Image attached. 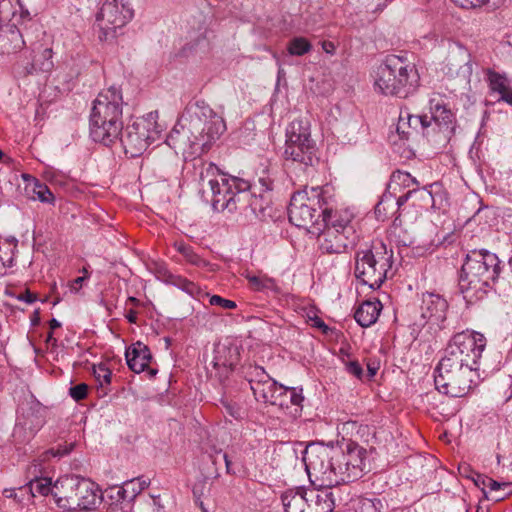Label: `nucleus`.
Masks as SVG:
<instances>
[{
    "label": "nucleus",
    "instance_id": "f257e3e1",
    "mask_svg": "<svg viewBox=\"0 0 512 512\" xmlns=\"http://www.w3.org/2000/svg\"><path fill=\"white\" fill-rule=\"evenodd\" d=\"M365 448L350 442L345 450L323 445H310L304 451L303 461L309 478L324 485H340L361 478L366 468Z\"/></svg>",
    "mask_w": 512,
    "mask_h": 512
},
{
    "label": "nucleus",
    "instance_id": "f03ea898",
    "mask_svg": "<svg viewBox=\"0 0 512 512\" xmlns=\"http://www.w3.org/2000/svg\"><path fill=\"white\" fill-rule=\"evenodd\" d=\"M186 113L189 119L183 116L185 123L182 125V133L174 131L177 137L171 134L170 139H176L178 148L184 152L188 150L191 154H202L224 133L225 122L204 102L188 107Z\"/></svg>",
    "mask_w": 512,
    "mask_h": 512
},
{
    "label": "nucleus",
    "instance_id": "7ed1b4c3",
    "mask_svg": "<svg viewBox=\"0 0 512 512\" xmlns=\"http://www.w3.org/2000/svg\"><path fill=\"white\" fill-rule=\"evenodd\" d=\"M200 196L216 212H233L248 196L249 181L222 173L213 163H202L199 172Z\"/></svg>",
    "mask_w": 512,
    "mask_h": 512
},
{
    "label": "nucleus",
    "instance_id": "20e7f679",
    "mask_svg": "<svg viewBox=\"0 0 512 512\" xmlns=\"http://www.w3.org/2000/svg\"><path fill=\"white\" fill-rule=\"evenodd\" d=\"M498 256L487 250H473L466 255L459 276V290L468 304L483 299L501 273Z\"/></svg>",
    "mask_w": 512,
    "mask_h": 512
},
{
    "label": "nucleus",
    "instance_id": "39448f33",
    "mask_svg": "<svg viewBox=\"0 0 512 512\" xmlns=\"http://www.w3.org/2000/svg\"><path fill=\"white\" fill-rule=\"evenodd\" d=\"M373 79L377 92L405 98L419 86L420 76L414 64L400 56L389 55L376 67Z\"/></svg>",
    "mask_w": 512,
    "mask_h": 512
},
{
    "label": "nucleus",
    "instance_id": "423d86ee",
    "mask_svg": "<svg viewBox=\"0 0 512 512\" xmlns=\"http://www.w3.org/2000/svg\"><path fill=\"white\" fill-rule=\"evenodd\" d=\"M333 187L330 185L305 188L293 194L288 208L289 221L296 227L310 233L320 231V221L324 206L332 204Z\"/></svg>",
    "mask_w": 512,
    "mask_h": 512
},
{
    "label": "nucleus",
    "instance_id": "0eeeda50",
    "mask_svg": "<svg viewBox=\"0 0 512 512\" xmlns=\"http://www.w3.org/2000/svg\"><path fill=\"white\" fill-rule=\"evenodd\" d=\"M393 264V251L382 242H373L355 255V277L371 289H378L388 277Z\"/></svg>",
    "mask_w": 512,
    "mask_h": 512
},
{
    "label": "nucleus",
    "instance_id": "6e6552de",
    "mask_svg": "<svg viewBox=\"0 0 512 512\" xmlns=\"http://www.w3.org/2000/svg\"><path fill=\"white\" fill-rule=\"evenodd\" d=\"M478 370L466 363L456 364L442 357L435 371V387L447 396L463 397L469 393L473 385H476L475 379L479 377Z\"/></svg>",
    "mask_w": 512,
    "mask_h": 512
},
{
    "label": "nucleus",
    "instance_id": "1a4fd4ad",
    "mask_svg": "<svg viewBox=\"0 0 512 512\" xmlns=\"http://www.w3.org/2000/svg\"><path fill=\"white\" fill-rule=\"evenodd\" d=\"M157 114L150 113L126 126L119 135L124 153L135 158L142 155L148 146L161 138L162 127L156 121Z\"/></svg>",
    "mask_w": 512,
    "mask_h": 512
},
{
    "label": "nucleus",
    "instance_id": "9d476101",
    "mask_svg": "<svg viewBox=\"0 0 512 512\" xmlns=\"http://www.w3.org/2000/svg\"><path fill=\"white\" fill-rule=\"evenodd\" d=\"M315 141L311 138L310 122L295 119L286 129L284 157L286 160L312 166L318 160Z\"/></svg>",
    "mask_w": 512,
    "mask_h": 512
},
{
    "label": "nucleus",
    "instance_id": "9b49d317",
    "mask_svg": "<svg viewBox=\"0 0 512 512\" xmlns=\"http://www.w3.org/2000/svg\"><path fill=\"white\" fill-rule=\"evenodd\" d=\"M486 344V337L482 333L465 330L456 333L450 339L443 357L454 361L456 364L466 363L479 369V360Z\"/></svg>",
    "mask_w": 512,
    "mask_h": 512
},
{
    "label": "nucleus",
    "instance_id": "f8f14e48",
    "mask_svg": "<svg viewBox=\"0 0 512 512\" xmlns=\"http://www.w3.org/2000/svg\"><path fill=\"white\" fill-rule=\"evenodd\" d=\"M70 486L71 492L65 495L54 493L57 505L68 511H89L96 509L102 502V492L98 484L90 479H75Z\"/></svg>",
    "mask_w": 512,
    "mask_h": 512
},
{
    "label": "nucleus",
    "instance_id": "ddd939ff",
    "mask_svg": "<svg viewBox=\"0 0 512 512\" xmlns=\"http://www.w3.org/2000/svg\"><path fill=\"white\" fill-rule=\"evenodd\" d=\"M132 17L133 10L122 1H106L96 17L100 29L99 39L106 41L114 38L116 30L123 27Z\"/></svg>",
    "mask_w": 512,
    "mask_h": 512
},
{
    "label": "nucleus",
    "instance_id": "4468645a",
    "mask_svg": "<svg viewBox=\"0 0 512 512\" xmlns=\"http://www.w3.org/2000/svg\"><path fill=\"white\" fill-rule=\"evenodd\" d=\"M123 98L121 90L115 86L101 91L93 102L90 121L101 124L105 120L122 121Z\"/></svg>",
    "mask_w": 512,
    "mask_h": 512
},
{
    "label": "nucleus",
    "instance_id": "2eb2a0df",
    "mask_svg": "<svg viewBox=\"0 0 512 512\" xmlns=\"http://www.w3.org/2000/svg\"><path fill=\"white\" fill-rule=\"evenodd\" d=\"M318 234L319 247L324 253L340 254L353 247L358 240L356 229L347 228L345 232L323 227L320 224Z\"/></svg>",
    "mask_w": 512,
    "mask_h": 512
},
{
    "label": "nucleus",
    "instance_id": "dca6fc26",
    "mask_svg": "<svg viewBox=\"0 0 512 512\" xmlns=\"http://www.w3.org/2000/svg\"><path fill=\"white\" fill-rule=\"evenodd\" d=\"M251 376L249 384L257 401L272 405L280 400L278 394L284 391V386L272 379L262 367H254Z\"/></svg>",
    "mask_w": 512,
    "mask_h": 512
},
{
    "label": "nucleus",
    "instance_id": "f3484780",
    "mask_svg": "<svg viewBox=\"0 0 512 512\" xmlns=\"http://www.w3.org/2000/svg\"><path fill=\"white\" fill-rule=\"evenodd\" d=\"M429 109L431 114L429 121L432 123L430 127L431 130L435 131L437 127L438 133L442 134L443 140H449L455 130L454 113L448 108L444 99L439 95L430 98Z\"/></svg>",
    "mask_w": 512,
    "mask_h": 512
},
{
    "label": "nucleus",
    "instance_id": "a211bd4d",
    "mask_svg": "<svg viewBox=\"0 0 512 512\" xmlns=\"http://www.w3.org/2000/svg\"><path fill=\"white\" fill-rule=\"evenodd\" d=\"M125 357L129 369L133 372L141 373L147 371L150 377L156 375L157 370L149 367V364L152 360V355L149 348L145 344L141 342L132 344L129 348H127Z\"/></svg>",
    "mask_w": 512,
    "mask_h": 512
},
{
    "label": "nucleus",
    "instance_id": "6ab92c4d",
    "mask_svg": "<svg viewBox=\"0 0 512 512\" xmlns=\"http://www.w3.org/2000/svg\"><path fill=\"white\" fill-rule=\"evenodd\" d=\"M213 366L224 371L232 370L239 362V347L230 339L219 341L214 347Z\"/></svg>",
    "mask_w": 512,
    "mask_h": 512
},
{
    "label": "nucleus",
    "instance_id": "aec40b11",
    "mask_svg": "<svg viewBox=\"0 0 512 512\" xmlns=\"http://www.w3.org/2000/svg\"><path fill=\"white\" fill-rule=\"evenodd\" d=\"M314 485L319 488L308 489V497L311 502H315V507L311 512H333L335 509V493L338 485H324L321 482H315V477L310 478Z\"/></svg>",
    "mask_w": 512,
    "mask_h": 512
},
{
    "label": "nucleus",
    "instance_id": "412c9836",
    "mask_svg": "<svg viewBox=\"0 0 512 512\" xmlns=\"http://www.w3.org/2000/svg\"><path fill=\"white\" fill-rule=\"evenodd\" d=\"M322 226L330 229H337L343 232L347 228L355 229L353 223L354 214L349 208H336L332 209L329 206H324L322 209Z\"/></svg>",
    "mask_w": 512,
    "mask_h": 512
},
{
    "label": "nucleus",
    "instance_id": "4be33fe9",
    "mask_svg": "<svg viewBox=\"0 0 512 512\" xmlns=\"http://www.w3.org/2000/svg\"><path fill=\"white\" fill-rule=\"evenodd\" d=\"M123 129L122 121H110L105 120V123L101 124L94 121H90V136L95 142L110 146L118 140L119 135Z\"/></svg>",
    "mask_w": 512,
    "mask_h": 512
},
{
    "label": "nucleus",
    "instance_id": "5701e85b",
    "mask_svg": "<svg viewBox=\"0 0 512 512\" xmlns=\"http://www.w3.org/2000/svg\"><path fill=\"white\" fill-rule=\"evenodd\" d=\"M447 307L446 300L441 296L433 293L423 295L421 309L424 318L436 322L442 321L445 318Z\"/></svg>",
    "mask_w": 512,
    "mask_h": 512
},
{
    "label": "nucleus",
    "instance_id": "b1692460",
    "mask_svg": "<svg viewBox=\"0 0 512 512\" xmlns=\"http://www.w3.org/2000/svg\"><path fill=\"white\" fill-rule=\"evenodd\" d=\"M474 482L483 491L486 498L495 502L503 500L510 493L507 491V488L510 487L509 483H500L484 475L478 474Z\"/></svg>",
    "mask_w": 512,
    "mask_h": 512
},
{
    "label": "nucleus",
    "instance_id": "393cba45",
    "mask_svg": "<svg viewBox=\"0 0 512 512\" xmlns=\"http://www.w3.org/2000/svg\"><path fill=\"white\" fill-rule=\"evenodd\" d=\"M285 512H311L309 507L308 489H289L282 494Z\"/></svg>",
    "mask_w": 512,
    "mask_h": 512
},
{
    "label": "nucleus",
    "instance_id": "a878e982",
    "mask_svg": "<svg viewBox=\"0 0 512 512\" xmlns=\"http://www.w3.org/2000/svg\"><path fill=\"white\" fill-rule=\"evenodd\" d=\"M72 449V446L70 448H64V449H49L42 453L37 459H34L26 468V478L29 481L38 480L39 478H42V474L44 472L43 463L49 460L51 457H62L64 455H67Z\"/></svg>",
    "mask_w": 512,
    "mask_h": 512
},
{
    "label": "nucleus",
    "instance_id": "bb28decb",
    "mask_svg": "<svg viewBox=\"0 0 512 512\" xmlns=\"http://www.w3.org/2000/svg\"><path fill=\"white\" fill-rule=\"evenodd\" d=\"M488 85L493 93L499 94V101L512 106V79L505 75L490 71L487 75Z\"/></svg>",
    "mask_w": 512,
    "mask_h": 512
},
{
    "label": "nucleus",
    "instance_id": "cd10ccee",
    "mask_svg": "<svg viewBox=\"0 0 512 512\" xmlns=\"http://www.w3.org/2000/svg\"><path fill=\"white\" fill-rule=\"evenodd\" d=\"M381 309L380 301L366 300L358 306L354 318L360 326L369 327L377 321Z\"/></svg>",
    "mask_w": 512,
    "mask_h": 512
},
{
    "label": "nucleus",
    "instance_id": "c85d7f7f",
    "mask_svg": "<svg viewBox=\"0 0 512 512\" xmlns=\"http://www.w3.org/2000/svg\"><path fill=\"white\" fill-rule=\"evenodd\" d=\"M174 248L183 256L187 263L198 268H207L210 271L214 270L213 265L198 255L192 246L185 244L184 242H175Z\"/></svg>",
    "mask_w": 512,
    "mask_h": 512
},
{
    "label": "nucleus",
    "instance_id": "c756f323",
    "mask_svg": "<svg viewBox=\"0 0 512 512\" xmlns=\"http://www.w3.org/2000/svg\"><path fill=\"white\" fill-rule=\"evenodd\" d=\"M53 489H58L57 484L52 488V482L50 478L42 477L38 480L29 481L27 486L21 487L19 492L23 496L24 494H31L32 497L36 496V493L42 496H46L49 493H54Z\"/></svg>",
    "mask_w": 512,
    "mask_h": 512
},
{
    "label": "nucleus",
    "instance_id": "7c9ffc66",
    "mask_svg": "<svg viewBox=\"0 0 512 512\" xmlns=\"http://www.w3.org/2000/svg\"><path fill=\"white\" fill-rule=\"evenodd\" d=\"M279 401H275L272 405L279 406L280 408H289V405L300 407L304 397L302 389L288 388L284 386V391L278 394Z\"/></svg>",
    "mask_w": 512,
    "mask_h": 512
},
{
    "label": "nucleus",
    "instance_id": "2f4dec72",
    "mask_svg": "<svg viewBox=\"0 0 512 512\" xmlns=\"http://www.w3.org/2000/svg\"><path fill=\"white\" fill-rule=\"evenodd\" d=\"M245 277L254 291H278L276 281L266 275L257 276L248 273Z\"/></svg>",
    "mask_w": 512,
    "mask_h": 512
},
{
    "label": "nucleus",
    "instance_id": "473e14b6",
    "mask_svg": "<svg viewBox=\"0 0 512 512\" xmlns=\"http://www.w3.org/2000/svg\"><path fill=\"white\" fill-rule=\"evenodd\" d=\"M223 459L225 461L226 472L230 475H235L237 470L244 468L246 464L240 451L235 447L231 449L230 453H224Z\"/></svg>",
    "mask_w": 512,
    "mask_h": 512
},
{
    "label": "nucleus",
    "instance_id": "72a5a7b5",
    "mask_svg": "<svg viewBox=\"0 0 512 512\" xmlns=\"http://www.w3.org/2000/svg\"><path fill=\"white\" fill-rule=\"evenodd\" d=\"M52 68V49L45 48L35 57L31 64V70H29L28 73H32L34 71L48 72Z\"/></svg>",
    "mask_w": 512,
    "mask_h": 512
},
{
    "label": "nucleus",
    "instance_id": "f704fd0d",
    "mask_svg": "<svg viewBox=\"0 0 512 512\" xmlns=\"http://www.w3.org/2000/svg\"><path fill=\"white\" fill-rule=\"evenodd\" d=\"M406 120L409 128L415 131H422L426 137L430 136V127L432 126L431 121L427 115H412L406 111Z\"/></svg>",
    "mask_w": 512,
    "mask_h": 512
},
{
    "label": "nucleus",
    "instance_id": "c9c22d12",
    "mask_svg": "<svg viewBox=\"0 0 512 512\" xmlns=\"http://www.w3.org/2000/svg\"><path fill=\"white\" fill-rule=\"evenodd\" d=\"M312 49L311 43L304 37L292 38L287 46V51L293 56H302Z\"/></svg>",
    "mask_w": 512,
    "mask_h": 512
},
{
    "label": "nucleus",
    "instance_id": "e433bc0d",
    "mask_svg": "<svg viewBox=\"0 0 512 512\" xmlns=\"http://www.w3.org/2000/svg\"><path fill=\"white\" fill-rule=\"evenodd\" d=\"M382 508V502L378 498H361L358 501L356 512H380Z\"/></svg>",
    "mask_w": 512,
    "mask_h": 512
},
{
    "label": "nucleus",
    "instance_id": "4c0bfd02",
    "mask_svg": "<svg viewBox=\"0 0 512 512\" xmlns=\"http://www.w3.org/2000/svg\"><path fill=\"white\" fill-rule=\"evenodd\" d=\"M169 281L174 286L180 288L181 290L187 292L190 295H193L199 289L198 286L194 282H192V281H190V280H188V279H186V278H184L182 276H179V275H172L171 274L169 276Z\"/></svg>",
    "mask_w": 512,
    "mask_h": 512
},
{
    "label": "nucleus",
    "instance_id": "58836bf2",
    "mask_svg": "<svg viewBox=\"0 0 512 512\" xmlns=\"http://www.w3.org/2000/svg\"><path fill=\"white\" fill-rule=\"evenodd\" d=\"M416 194H419L423 200H426L428 202H433V196H432L431 191H429L427 188H423V189L415 188V189L409 190L407 193L399 196L396 200V205L398 206V208L401 207L408 201V199L412 195H416Z\"/></svg>",
    "mask_w": 512,
    "mask_h": 512
},
{
    "label": "nucleus",
    "instance_id": "ea45409f",
    "mask_svg": "<svg viewBox=\"0 0 512 512\" xmlns=\"http://www.w3.org/2000/svg\"><path fill=\"white\" fill-rule=\"evenodd\" d=\"M33 192L41 202L49 204L54 203V195L47 185L36 181L34 184Z\"/></svg>",
    "mask_w": 512,
    "mask_h": 512
},
{
    "label": "nucleus",
    "instance_id": "a19ab883",
    "mask_svg": "<svg viewBox=\"0 0 512 512\" xmlns=\"http://www.w3.org/2000/svg\"><path fill=\"white\" fill-rule=\"evenodd\" d=\"M93 374L100 386L110 384L112 373L105 364L95 365L93 367Z\"/></svg>",
    "mask_w": 512,
    "mask_h": 512
},
{
    "label": "nucleus",
    "instance_id": "79ce46f5",
    "mask_svg": "<svg viewBox=\"0 0 512 512\" xmlns=\"http://www.w3.org/2000/svg\"><path fill=\"white\" fill-rule=\"evenodd\" d=\"M391 182L398 185L409 187L411 185L418 186L419 183L416 178L412 177L408 172L396 171L392 174Z\"/></svg>",
    "mask_w": 512,
    "mask_h": 512
},
{
    "label": "nucleus",
    "instance_id": "37998d69",
    "mask_svg": "<svg viewBox=\"0 0 512 512\" xmlns=\"http://www.w3.org/2000/svg\"><path fill=\"white\" fill-rule=\"evenodd\" d=\"M221 403L227 415L231 416L236 420L241 419L243 417L244 411L237 403L228 400H222Z\"/></svg>",
    "mask_w": 512,
    "mask_h": 512
},
{
    "label": "nucleus",
    "instance_id": "c03bdc74",
    "mask_svg": "<svg viewBox=\"0 0 512 512\" xmlns=\"http://www.w3.org/2000/svg\"><path fill=\"white\" fill-rule=\"evenodd\" d=\"M14 3L18 0H0V18L7 20L16 13Z\"/></svg>",
    "mask_w": 512,
    "mask_h": 512
},
{
    "label": "nucleus",
    "instance_id": "a18cd8bd",
    "mask_svg": "<svg viewBox=\"0 0 512 512\" xmlns=\"http://www.w3.org/2000/svg\"><path fill=\"white\" fill-rule=\"evenodd\" d=\"M125 486L127 488H131V491L135 496L141 493L144 489H146L149 486V480H146L144 478H137L125 482Z\"/></svg>",
    "mask_w": 512,
    "mask_h": 512
},
{
    "label": "nucleus",
    "instance_id": "49530a36",
    "mask_svg": "<svg viewBox=\"0 0 512 512\" xmlns=\"http://www.w3.org/2000/svg\"><path fill=\"white\" fill-rule=\"evenodd\" d=\"M211 305L220 306L223 309L231 310L237 307L236 303L232 300L225 299L219 295H213L209 300Z\"/></svg>",
    "mask_w": 512,
    "mask_h": 512
},
{
    "label": "nucleus",
    "instance_id": "de8ad7c7",
    "mask_svg": "<svg viewBox=\"0 0 512 512\" xmlns=\"http://www.w3.org/2000/svg\"><path fill=\"white\" fill-rule=\"evenodd\" d=\"M87 391H88V386L84 383H81V384L72 386L69 389V394L74 400L80 401V400H83L84 398H86Z\"/></svg>",
    "mask_w": 512,
    "mask_h": 512
},
{
    "label": "nucleus",
    "instance_id": "09e8293b",
    "mask_svg": "<svg viewBox=\"0 0 512 512\" xmlns=\"http://www.w3.org/2000/svg\"><path fill=\"white\" fill-rule=\"evenodd\" d=\"M407 120H406V111H401L399 115V120L397 123V133L400 135L402 139H408L410 132L407 130Z\"/></svg>",
    "mask_w": 512,
    "mask_h": 512
},
{
    "label": "nucleus",
    "instance_id": "8fccbe9b",
    "mask_svg": "<svg viewBox=\"0 0 512 512\" xmlns=\"http://www.w3.org/2000/svg\"><path fill=\"white\" fill-rule=\"evenodd\" d=\"M345 367L348 373L361 379L363 376V369L358 361H348L345 363Z\"/></svg>",
    "mask_w": 512,
    "mask_h": 512
},
{
    "label": "nucleus",
    "instance_id": "3c124183",
    "mask_svg": "<svg viewBox=\"0 0 512 512\" xmlns=\"http://www.w3.org/2000/svg\"><path fill=\"white\" fill-rule=\"evenodd\" d=\"M16 299L19 301L26 302L28 304H32L37 300V295L27 289L23 293L17 295Z\"/></svg>",
    "mask_w": 512,
    "mask_h": 512
},
{
    "label": "nucleus",
    "instance_id": "603ef678",
    "mask_svg": "<svg viewBox=\"0 0 512 512\" xmlns=\"http://www.w3.org/2000/svg\"><path fill=\"white\" fill-rule=\"evenodd\" d=\"M386 201H387V197L382 198L381 201L378 202V204L375 207V214L377 215L378 219L384 220V218L386 217V212H385V207H384Z\"/></svg>",
    "mask_w": 512,
    "mask_h": 512
},
{
    "label": "nucleus",
    "instance_id": "864d4df0",
    "mask_svg": "<svg viewBox=\"0 0 512 512\" xmlns=\"http://www.w3.org/2000/svg\"><path fill=\"white\" fill-rule=\"evenodd\" d=\"M322 49H323L326 53H328V54H331V55H332V54H334L336 47H335L334 43H333V42H331V41H323V42H322Z\"/></svg>",
    "mask_w": 512,
    "mask_h": 512
},
{
    "label": "nucleus",
    "instance_id": "5fc2aeb1",
    "mask_svg": "<svg viewBox=\"0 0 512 512\" xmlns=\"http://www.w3.org/2000/svg\"><path fill=\"white\" fill-rule=\"evenodd\" d=\"M456 5L462 8H473L475 7L474 0H452Z\"/></svg>",
    "mask_w": 512,
    "mask_h": 512
},
{
    "label": "nucleus",
    "instance_id": "6e6d98bb",
    "mask_svg": "<svg viewBox=\"0 0 512 512\" xmlns=\"http://www.w3.org/2000/svg\"><path fill=\"white\" fill-rule=\"evenodd\" d=\"M86 277H77L71 283V290L78 291Z\"/></svg>",
    "mask_w": 512,
    "mask_h": 512
},
{
    "label": "nucleus",
    "instance_id": "4d7b16f0",
    "mask_svg": "<svg viewBox=\"0 0 512 512\" xmlns=\"http://www.w3.org/2000/svg\"><path fill=\"white\" fill-rule=\"evenodd\" d=\"M3 495L7 498H14L17 501H21V499L18 496V493L14 489H5L3 491Z\"/></svg>",
    "mask_w": 512,
    "mask_h": 512
},
{
    "label": "nucleus",
    "instance_id": "13d9d810",
    "mask_svg": "<svg viewBox=\"0 0 512 512\" xmlns=\"http://www.w3.org/2000/svg\"><path fill=\"white\" fill-rule=\"evenodd\" d=\"M126 319L128 320V322L130 323H136L137 322V311L133 310V309H130L126 315H125Z\"/></svg>",
    "mask_w": 512,
    "mask_h": 512
},
{
    "label": "nucleus",
    "instance_id": "bf43d9fd",
    "mask_svg": "<svg viewBox=\"0 0 512 512\" xmlns=\"http://www.w3.org/2000/svg\"><path fill=\"white\" fill-rule=\"evenodd\" d=\"M46 343L53 347L57 345V339L53 337L52 331L47 335Z\"/></svg>",
    "mask_w": 512,
    "mask_h": 512
},
{
    "label": "nucleus",
    "instance_id": "052dcab7",
    "mask_svg": "<svg viewBox=\"0 0 512 512\" xmlns=\"http://www.w3.org/2000/svg\"><path fill=\"white\" fill-rule=\"evenodd\" d=\"M367 368H368L369 377L370 378L374 377L376 372H377V370H378V367H375V366H372L371 364H368Z\"/></svg>",
    "mask_w": 512,
    "mask_h": 512
},
{
    "label": "nucleus",
    "instance_id": "680f3d73",
    "mask_svg": "<svg viewBox=\"0 0 512 512\" xmlns=\"http://www.w3.org/2000/svg\"><path fill=\"white\" fill-rule=\"evenodd\" d=\"M49 326L51 330H54L56 328H59L61 326L60 322L56 320L55 318L51 319L49 322Z\"/></svg>",
    "mask_w": 512,
    "mask_h": 512
},
{
    "label": "nucleus",
    "instance_id": "e2e57ef3",
    "mask_svg": "<svg viewBox=\"0 0 512 512\" xmlns=\"http://www.w3.org/2000/svg\"><path fill=\"white\" fill-rule=\"evenodd\" d=\"M259 182L262 184V186L264 187V189H265L266 191L272 190L271 182H267V181H266V180H264V179H259Z\"/></svg>",
    "mask_w": 512,
    "mask_h": 512
},
{
    "label": "nucleus",
    "instance_id": "0e129e2a",
    "mask_svg": "<svg viewBox=\"0 0 512 512\" xmlns=\"http://www.w3.org/2000/svg\"><path fill=\"white\" fill-rule=\"evenodd\" d=\"M488 0H474L475 7L487 3Z\"/></svg>",
    "mask_w": 512,
    "mask_h": 512
},
{
    "label": "nucleus",
    "instance_id": "69168bd1",
    "mask_svg": "<svg viewBox=\"0 0 512 512\" xmlns=\"http://www.w3.org/2000/svg\"><path fill=\"white\" fill-rule=\"evenodd\" d=\"M128 301H130L133 304H138L139 303V300L137 298H135V297H129Z\"/></svg>",
    "mask_w": 512,
    "mask_h": 512
},
{
    "label": "nucleus",
    "instance_id": "338daca9",
    "mask_svg": "<svg viewBox=\"0 0 512 512\" xmlns=\"http://www.w3.org/2000/svg\"><path fill=\"white\" fill-rule=\"evenodd\" d=\"M125 492H126V489H125V488H123V489H121V490H119V491H118V494H119L122 498H124V493H125Z\"/></svg>",
    "mask_w": 512,
    "mask_h": 512
},
{
    "label": "nucleus",
    "instance_id": "774afa93",
    "mask_svg": "<svg viewBox=\"0 0 512 512\" xmlns=\"http://www.w3.org/2000/svg\"><path fill=\"white\" fill-rule=\"evenodd\" d=\"M164 507L161 505H158L157 512H163Z\"/></svg>",
    "mask_w": 512,
    "mask_h": 512
}]
</instances>
